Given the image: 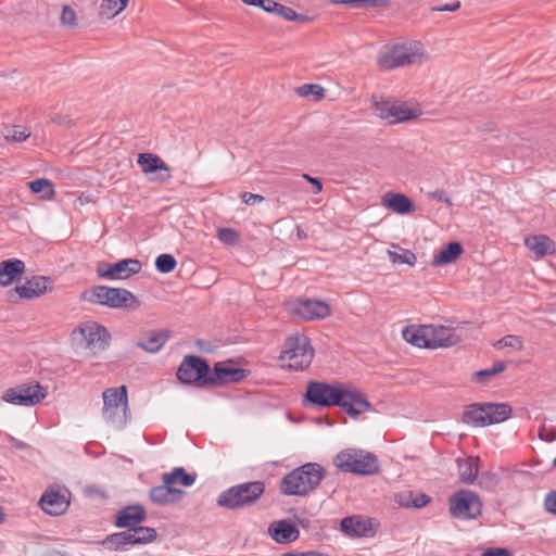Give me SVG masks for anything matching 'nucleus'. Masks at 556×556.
Listing matches in <instances>:
<instances>
[{
  "label": "nucleus",
  "mask_w": 556,
  "mask_h": 556,
  "mask_svg": "<svg viewBox=\"0 0 556 556\" xmlns=\"http://www.w3.org/2000/svg\"><path fill=\"white\" fill-rule=\"evenodd\" d=\"M333 464L342 472L358 476H372L380 470L378 457L374 453L361 448L340 451L336 455Z\"/></svg>",
  "instance_id": "7ed1b4c3"
},
{
  "label": "nucleus",
  "mask_w": 556,
  "mask_h": 556,
  "mask_svg": "<svg viewBox=\"0 0 556 556\" xmlns=\"http://www.w3.org/2000/svg\"><path fill=\"white\" fill-rule=\"evenodd\" d=\"M101 544L110 551H127L132 545L130 531H122L108 535Z\"/></svg>",
  "instance_id": "c9c22d12"
},
{
  "label": "nucleus",
  "mask_w": 556,
  "mask_h": 556,
  "mask_svg": "<svg viewBox=\"0 0 556 556\" xmlns=\"http://www.w3.org/2000/svg\"><path fill=\"white\" fill-rule=\"evenodd\" d=\"M341 395L334 406L340 407L349 417L356 419L361 414L370 410L371 404L356 387L343 383Z\"/></svg>",
  "instance_id": "f8f14e48"
},
{
  "label": "nucleus",
  "mask_w": 556,
  "mask_h": 556,
  "mask_svg": "<svg viewBox=\"0 0 556 556\" xmlns=\"http://www.w3.org/2000/svg\"><path fill=\"white\" fill-rule=\"evenodd\" d=\"M314 552H304V553H298V552H289L286 553L283 556H313Z\"/></svg>",
  "instance_id": "0e129e2a"
},
{
  "label": "nucleus",
  "mask_w": 556,
  "mask_h": 556,
  "mask_svg": "<svg viewBox=\"0 0 556 556\" xmlns=\"http://www.w3.org/2000/svg\"><path fill=\"white\" fill-rule=\"evenodd\" d=\"M247 372L243 368L230 367L218 362L214 365L213 370L211 369L207 381L210 386L240 382L247 377Z\"/></svg>",
  "instance_id": "6ab92c4d"
},
{
  "label": "nucleus",
  "mask_w": 556,
  "mask_h": 556,
  "mask_svg": "<svg viewBox=\"0 0 556 556\" xmlns=\"http://www.w3.org/2000/svg\"><path fill=\"white\" fill-rule=\"evenodd\" d=\"M141 269L140 261L136 258H125L113 264H99L97 274L100 278L116 280L127 279Z\"/></svg>",
  "instance_id": "4468645a"
},
{
  "label": "nucleus",
  "mask_w": 556,
  "mask_h": 556,
  "mask_svg": "<svg viewBox=\"0 0 556 556\" xmlns=\"http://www.w3.org/2000/svg\"><path fill=\"white\" fill-rule=\"evenodd\" d=\"M195 479V473H188L182 467H176L170 472L162 475V482L172 485L179 483L184 486H191Z\"/></svg>",
  "instance_id": "f704fd0d"
},
{
  "label": "nucleus",
  "mask_w": 556,
  "mask_h": 556,
  "mask_svg": "<svg viewBox=\"0 0 556 556\" xmlns=\"http://www.w3.org/2000/svg\"><path fill=\"white\" fill-rule=\"evenodd\" d=\"M61 22L65 26H76V12L68 5H65L61 13Z\"/></svg>",
  "instance_id": "49530a36"
},
{
  "label": "nucleus",
  "mask_w": 556,
  "mask_h": 556,
  "mask_svg": "<svg viewBox=\"0 0 556 556\" xmlns=\"http://www.w3.org/2000/svg\"><path fill=\"white\" fill-rule=\"evenodd\" d=\"M389 109L390 110L388 111L387 119H390V123H392V124L409 121L412 118L417 117L421 113L420 110L417 108L410 109L406 104L397 103V102H393V101L391 102V105Z\"/></svg>",
  "instance_id": "7c9ffc66"
},
{
  "label": "nucleus",
  "mask_w": 556,
  "mask_h": 556,
  "mask_svg": "<svg viewBox=\"0 0 556 556\" xmlns=\"http://www.w3.org/2000/svg\"><path fill=\"white\" fill-rule=\"evenodd\" d=\"M324 477L325 469L321 465L306 463L281 479L279 491L283 495L306 496L319 485Z\"/></svg>",
  "instance_id": "f257e3e1"
},
{
  "label": "nucleus",
  "mask_w": 556,
  "mask_h": 556,
  "mask_svg": "<svg viewBox=\"0 0 556 556\" xmlns=\"http://www.w3.org/2000/svg\"><path fill=\"white\" fill-rule=\"evenodd\" d=\"M389 256L393 263L407 264L409 266L415 265V263L417 261L416 255L409 250H404L403 253H401V254L396 253V252L389 251Z\"/></svg>",
  "instance_id": "37998d69"
},
{
  "label": "nucleus",
  "mask_w": 556,
  "mask_h": 556,
  "mask_svg": "<svg viewBox=\"0 0 556 556\" xmlns=\"http://www.w3.org/2000/svg\"><path fill=\"white\" fill-rule=\"evenodd\" d=\"M392 101L380 99L374 102L375 113L378 117L387 119L388 111Z\"/></svg>",
  "instance_id": "de8ad7c7"
},
{
  "label": "nucleus",
  "mask_w": 556,
  "mask_h": 556,
  "mask_svg": "<svg viewBox=\"0 0 556 556\" xmlns=\"http://www.w3.org/2000/svg\"><path fill=\"white\" fill-rule=\"evenodd\" d=\"M47 395V391L38 382L22 383L8 389L2 399L11 404L22 406H34Z\"/></svg>",
  "instance_id": "ddd939ff"
},
{
  "label": "nucleus",
  "mask_w": 556,
  "mask_h": 556,
  "mask_svg": "<svg viewBox=\"0 0 556 556\" xmlns=\"http://www.w3.org/2000/svg\"><path fill=\"white\" fill-rule=\"evenodd\" d=\"M50 280L43 276H34L30 279H27L24 285L16 286L14 291L22 299H35L43 294L49 285Z\"/></svg>",
  "instance_id": "b1692460"
},
{
  "label": "nucleus",
  "mask_w": 556,
  "mask_h": 556,
  "mask_svg": "<svg viewBox=\"0 0 556 556\" xmlns=\"http://www.w3.org/2000/svg\"><path fill=\"white\" fill-rule=\"evenodd\" d=\"M464 249L457 241L448 242L431 261L433 267L452 264L463 254Z\"/></svg>",
  "instance_id": "c756f323"
},
{
  "label": "nucleus",
  "mask_w": 556,
  "mask_h": 556,
  "mask_svg": "<svg viewBox=\"0 0 556 556\" xmlns=\"http://www.w3.org/2000/svg\"><path fill=\"white\" fill-rule=\"evenodd\" d=\"M479 458L467 457L457 459L458 477L460 482L471 484L478 475Z\"/></svg>",
  "instance_id": "2f4dec72"
},
{
  "label": "nucleus",
  "mask_w": 556,
  "mask_h": 556,
  "mask_svg": "<svg viewBox=\"0 0 556 556\" xmlns=\"http://www.w3.org/2000/svg\"><path fill=\"white\" fill-rule=\"evenodd\" d=\"M525 245L534 253L535 260L556 252L555 242L546 235H534L525 239Z\"/></svg>",
  "instance_id": "cd10ccee"
},
{
  "label": "nucleus",
  "mask_w": 556,
  "mask_h": 556,
  "mask_svg": "<svg viewBox=\"0 0 556 556\" xmlns=\"http://www.w3.org/2000/svg\"><path fill=\"white\" fill-rule=\"evenodd\" d=\"M544 508L547 513L556 515V489L545 495Z\"/></svg>",
  "instance_id": "09e8293b"
},
{
  "label": "nucleus",
  "mask_w": 556,
  "mask_h": 556,
  "mask_svg": "<svg viewBox=\"0 0 556 556\" xmlns=\"http://www.w3.org/2000/svg\"><path fill=\"white\" fill-rule=\"evenodd\" d=\"M39 505L45 513L59 516L67 509L70 503L64 494L59 491H50L41 496Z\"/></svg>",
  "instance_id": "393cba45"
},
{
  "label": "nucleus",
  "mask_w": 556,
  "mask_h": 556,
  "mask_svg": "<svg viewBox=\"0 0 556 556\" xmlns=\"http://www.w3.org/2000/svg\"><path fill=\"white\" fill-rule=\"evenodd\" d=\"M421 47L417 43L394 46L389 52L381 55L379 63L382 68L391 70L420 63Z\"/></svg>",
  "instance_id": "9d476101"
},
{
  "label": "nucleus",
  "mask_w": 556,
  "mask_h": 556,
  "mask_svg": "<svg viewBox=\"0 0 556 556\" xmlns=\"http://www.w3.org/2000/svg\"><path fill=\"white\" fill-rule=\"evenodd\" d=\"M314 357V350L307 337L296 334L286 340L280 358L288 361V368L303 370L309 366Z\"/></svg>",
  "instance_id": "0eeeda50"
},
{
  "label": "nucleus",
  "mask_w": 556,
  "mask_h": 556,
  "mask_svg": "<svg viewBox=\"0 0 556 556\" xmlns=\"http://www.w3.org/2000/svg\"><path fill=\"white\" fill-rule=\"evenodd\" d=\"M413 492H401L395 495V502L402 507H412Z\"/></svg>",
  "instance_id": "603ef678"
},
{
  "label": "nucleus",
  "mask_w": 556,
  "mask_h": 556,
  "mask_svg": "<svg viewBox=\"0 0 556 556\" xmlns=\"http://www.w3.org/2000/svg\"><path fill=\"white\" fill-rule=\"evenodd\" d=\"M147 519L146 508L141 505H129L122 508L116 516L117 528L134 529Z\"/></svg>",
  "instance_id": "4be33fe9"
},
{
  "label": "nucleus",
  "mask_w": 556,
  "mask_h": 556,
  "mask_svg": "<svg viewBox=\"0 0 556 556\" xmlns=\"http://www.w3.org/2000/svg\"><path fill=\"white\" fill-rule=\"evenodd\" d=\"M342 382L308 381L303 404L306 407L326 408L334 406L341 395Z\"/></svg>",
  "instance_id": "6e6552de"
},
{
  "label": "nucleus",
  "mask_w": 556,
  "mask_h": 556,
  "mask_svg": "<svg viewBox=\"0 0 556 556\" xmlns=\"http://www.w3.org/2000/svg\"><path fill=\"white\" fill-rule=\"evenodd\" d=\"M266 485L261 480L247 481L224 490L217 497L216 504L229 510L251 508L264 495Z\"/></svg>",
  "instance_id": "f03ea898"
},
{
  "label": "nucleus",
  "mask_w": 556,
  "mask_h": 556,
  "mask_svg": "<svg viewBox=\"0 0 556 556\" xmlns=\"http://www.w3.org/2000/svg\"><path fill=\"white\" fill-rule=\"evenodd\" d=\"M28 187L33 193L40 194L43 200H51L55 193L53 184L46 178L31 180Z\"/></svg>",
  "instance_id": "4c0bfd02"
},
{
  "label": "nucleus",
  "mask_w": 556,
  "mask_h": 556,
  "mask_svg": "<svg viewBox=\"0 0 556 556\" xmlns=\"http://www.w3.org/2000/svg\"><path fill=\"white\" fill-rule=\"evenodd\" d=\"M177 266L176 258L168 253L159 255L155 260V268L162 274L172 273Z\"/></svg>",
  "instance_id": "a19ab883"
},
{
  "label": "nucleus",
  "mask_w": 556,
  "mask_h": 556,
  "mask_svg": "<svg viewBox=\"0 0 556 556\" xmlns=\"http://www.w3.org/2000/svg\"><path fill=\"white\" fill-rule=\"evenodd\" d=\"M496 348H513L514 350H520L522 349V340L518 336H505L502 339H500L495 344Z\"/></svg>",
  "instance_id": "a18cd8bd"
},
{
  "label": "nucleus",
  "mask_w": 556,
  "mask_h": 556,
  "mask_svg": "<svg viewBox=\"0 0 556 556\" xmlns=\"http://www.w3.org/2000/svg\"><path fill=\"white\" fill-rule=\"evenodd\" d=\"M481 556H511V553L506 548L496 547L485 549Z\"/></svg>",
  "instance_id": "6e6d98bb"
},
{
  "label": "nucleus",
  "mask_w": 556,
  "mask_h": 556,
  "mask_svg": "<svg viewBox=\"0 0 556 556\" xmlns=\"http://www.w3.org/2000/svg\"><path fill=\"white\" fill-rule=\"evenodd\" d=\"M102 417L114 429H123L128 421V397L125 386L103 391Z\"/></svg>",
  "instance_id": "39448f33"
},
{
  "label": "nucleus",
  "mask_w": 556,
  "mask_h": 556,
  "mask_svg": "<svg viewBox=\"0 0 556 556\" xmlns=\"http://www.w3.org/2000/svg\"><path fill=\"white\" fill-rule=\"evenodd\" d=\"M476 380L481 383H485L488 381V378L493 377V372L491 368L479 370L475 374Z\"/></svg>",
  "instance_id": "bf43d9fd"
},
{
  "label": "nucleus",
  "mask_w": 556,
  "mask_h": 556,
  "mask_svg": "<svg viewBox=\"0 0 556 556\" xmlns=\"http://www.w3.org/2000/svg\"><path fill=\"white\" fill-rule=\"evenodd\" d=\"M341 531L350 538H370L375 535L371 519L363 516H349L341 520Z\"/></svg>",
  "instance_id": "a211bd4d"
},
{
  "label": "nucleus",
  "mask_w": 556,
  "mask_h": 556,
  "mask_svg": "<svg viewBox=\"0 0 556 556\" xmlns=\"http://www.w3.org/2000/svg\"><path fill=\"white\" fill-rule=\"evenodd\" d=\"M313 556H328V555H325V554H321V553H318V552H314Z\"/></svg>",
  "instance_id": "774afa93"
},
{
  "label": "nucleus",
  "mask_w": 556,
  "mask_h": 556,
  "mask_svg": "<svg viewBox=\"0 0 556 556\" xmlns=\"http://www.w3.org/2000/svg\"><path fill=\"white\" fill-rule=\"evenodd\" d=\"M3 520H4V514H3L2 508L0 507V522H2Z\"/></svg>",
  "instance_id": "338daca9"
},
{
  "label": "nucleus",
  "mask_w": 556,
  "mask_h": 556,
  "mask_svg": "<svg viewBox=\"0 0 556 556\" xmlns=\"http://www.w3.org/2000/svg\"><path fill=\"white\" fill-rule=\"evenodd\" d=\"M25 271V263L18 258H9L0 263V286L8 287L20 279Z\"/></svg>",
  "instance_id": "bb28decb"
},
{
  "label": "nucleus",
  "mask_w": 556,
  "mask_h": 556,
  "mask_svg": "<svg viewBox=\"0 0 556 556\" xmlns=\"http://www.w3.org/2000/svg\"><path fill=\"white\" fill-rule=\"evenodd\" d=\"M211 367L207 362L195 355H186L176 372L177 379L186 384L210 386Z\"/></svg>",
  "instance_id": "1a4fd4ad"
},
{
  "label": "nucleus",
  "mask_w": 556,
  "mask_h": 556,
  "mask_svg": "<svg viewBox=\"0 0 556 556\" xmlns=\"http://www.w3.org/2000/svg\"><path fill=\"white\" fill-rule=\"evenodd\" d=\"M430 502V497L425 494V493H420V494H414L413 493V501H412V507L414 508H421L424 506H426L428 503Z\"/></svg>",
  "instance_id": "864d4df0"
},
{
  "label": "nucleus",
  "mask_w": 556,
  "mask_h": 556,
  "mask_svg": "<svg viewBox=\"0 0 556 556\" xmlns=\"http://www.w3.org/2000/svg\"><path fill=\"white\" fill-rule=\"evenodd\" d=\"M268 534L278 544H290L299 539L300 531L291 520L282 519L269 525Z\"/></svg>",
  "instance_id": "412c9836"
},
{
  "label": "nucleus",
  "mask_w": 556,
  "mask_h": 556,
  "mask_svg": "<svg viewBox=\"0 0 556 556\" xmlns=\"http://www.w3.org/2000/svg\"><path fill=\"white\" fill-rule=\"evenodd\" d=\"M303 178L313 185V187H314L313 193L314 194H318L319 192H321L323 184L318 178L312 177L307 174H303Z\"/></svg>",
  "instance_id": "13d9d810"
},
{
  "label": "nucleus",
  "mask_w": 556,
  "mask_h": 556,
  "mask_svg": "<svg viewBox=\"0 0 556 556\" xmlns=\"http://www.w3.org/2000/svg\"><path fill=\"white\" fill-rule=\"evenodd\" d=\"M127 531H130L132 545L151 543L156 538V531L151 527H142L138 525L134 529H128Z\"/></svg>",
  "instance_id": "e433bc0d"
},
{
  "label": "nucleus",
  "mask_w": 556,
  "mask_h": 556,
  "mask_svg": "<svg viewBox=\"0 0 556 556\" xmlns=\"http://www.w3.org/2000/svg\"><path fill=\"white\" fill-rule=\"evenodd\" d=\"M380 0H342V3H349L353 8H375Z\"/></svg>",
  "instance_id": "8fccbe9b"
},
{
  "label": "nucleus",
  "mask_w": 556,
  "mask_h": 556,
  "mask_svg": "<svg viewBox=\"0 0 556 556\" xmlns=\"http://www.w3.org/2000/svg\"><path fill=\"white\" fill-rule=\"evenodd\" d=\"M137 163L144 174H155L154 180L163 182L170 178L169 167L156 154L140 153Z\"/></svg>",
  "instance_id": "f3484780"
},
{
  "label": "nucleus",
  "mask_w": 556,
  "mask_h": 556,
  "mask_svg": "<svg viewBox=\"0 0 556 556\" xmlns=\"http://www.w3.org/2000/svg\"><path fill=\"white\" fill-rule=\"evenodd\" d=\"M505 368H506L505 363H504V362L498 361V362H495V363L492 365L491 370H492L493 375L495 376V375L501 374L502 371H504V370H505Z\"/></svg>",
  "instance_id": "680f3d73"
},
{
  "label": "nucleus",
  "mask_w": 556,
  "mask_h": 556,
  "mask_svg": "<svg viewBox=\"0 0 556 556\" xmlns=\"http://www.w3.org/2000/svg\"><path fill=\"white\" fill-rule=\"evenodd\" d=\"M382 204L397 214H407L415 211L414 202L403 193L387 192L382 197Z\"/></svg>",
  "instance_id": "c85d7f7f"
},
{
  "label": "nucleus",
  "mask_w": 556,
  "mask_h": 556,
  "mask_svg": "<svg viewBox=\"0 0 556 556\" xmlns=\"http://www.w3.org/2000/svg\"><path fill=\"white\" fill-rule=\"evenodd\" d=\"M431 198L438 202H443L447 205H452L451 198L448 197V193L444 190H435L430 193Z\"/></svg>",
  "instance_id": "5fc2aeb1"
},
{
  "label": "nucleus",
  "mask_w": 556,
  "mask_h": 556,
  "mask_svg": "<svg viewBox=\"0 0 556 556\" xmlns=\"http://www.w3.org/2000/svg\"><path fill=\"white\" fill-rule=\"evenodd\" d=\"M403 338L406 342L417 346L428 349L429 334L426 333V325L415 327L408 326L403 329Z\"/></svg>",
  "instance_id": "72a5a7b5"
},
{
  "label": "nucleus",
  "mask_w": 556,
  "mask_h": 556,
  "mask_svg": "<svg viewBox=\"0 0 556 556\" xmlns=\"http://www.w3.org/2000/svg\"><path fill=\"white\" fill-rule=\"evenodd\" d=\"M81 299L110 308L135 309L139 306L136 296L124 288H111L106 286H93L84 290Z\"/></svg>",
  "instance_id": "20e7f679"
},
{
  "label": "nucleus",
  "mask_w": 556,
  "mask_h": 556,
  "mask_svg": "<svg viewBox=\"0 0 556 556\" xmlns=\"http://www.w3.org/2000/svg\"><path fill=\"white\" fill-rule=\"evenodd\" d=\"M79 332L86 341V346L89 349L104 350L110 341V333L106 328L97 323L87 324L74 330V333Z\"/></svg>",
  "instance_id": "dca6fc26"
},
{
  "label": "nucleus",
  "mask_w": 556,
  "mask_h": 556,
  "mask_svg": "<svg viewBox=\"0 0 556 556\" xmlns=\"http://www.w3.org/2000/svg\"><path fill=\"white\" fill-rule=\"evenodd\" d=\"M296 93L300 97H312L314 100H320L325 96V89L317 84H304L296 88Z\"/></svg>",
  "instance_id": "ea45409f"
},
{
  "label": "nucleus",
  "mask_w": 556,
  "mask_h": 556,
  "mask_svg": "<svg viewBox=\"0 0 556 556\" xmlns=\"http://www.w3.org/2000/svg\"><path fill=\"white\" fill-rule=\"evenodd\" d=\"M4 547H5L4 542L0 541V554L3 552Z\"/></svg>",
  "instance_id": "69168bd1"
},
{
  "label": "nucleus",
  "mask_w": 556,
  "mask_h": 556,
  "mask_svg": "<svg viewBox=\"0 0 556 556\" xmlns=\"http://www.w3.org/2000/svg\"><path fill=\"white\" fill-rule=\"evenodd\" d=\"M460 8L459 1H454L452 3H446L443 5L434 7L432 10L438 12H454L457 11Z\"/></svg>",
  "instance_id": "4d7b16f0"
},
{
  "label": "nucleus",
  "mask_w": 556,
  "mask_h": 556,
  "mask_svg": "<svg viewBox=\"0 0 556 556\" xmlns=\"http://www.w3.org/2000/svg\"><path fill=\"white\" fill-rule=\"evenodd\" d=\"M426 333L429 334L428 349L450 348L460 340L454 330L443 326L426 325Z\"/></svg>",
  "instance_id": "aec40b11"
},
{
  "label": "nucleus",
  "mask_w": 556,
  "mask_h": 556,
  "mask_svg": "<svg viewBox=\"0 0 556 556\" xmlns=\"http://www.w3.org/2000/svg\"><path fill=\"white\" fill-rule=\"evenodd\" d=\"M129 0H102L99 14L106 18L118 15L128 4Z\"/></svg>",
  "instance_id": "58836bf2"
},
{
  "label": "nucleus",
  "mask_w": 556,
  "mask_h": 556,
  "mask_svg": "<svg viewBox=\"0 0 556 556\" xmlns=\"http://www.w3.org/2000/svg\"><path fill=\"white\" fill-rule=\"evenodd\" d=\"M217 238L225 244L236 245L239 240V233L232 228H219L217 231Z\"/></svg>",
  "instance_id": "c03bdc74"
},
{
  "label": "nucleus",
  "mask_w": 556,
  "mask_h": 556,
  "mask_svg": "<svg viewBox=\"0 0 556 556\" xmlns=\"http://www.w3.org/2000/svg\"><path fill=\"white\" fill-rule=\"evenodd\" d=\"M10 441L12 442V446L16 450H25L28 448L29 445L23 441L16 440L14 438H10Z\"/></svg>",
  "instance_id": "e2e57ef3"
},
{
  "label": "nucleus",
  "mask_w": 556,
  "mask_h": 556,
  "mask_svg": "<svg viewBox=\"0 0 556 556\" xmlns=\"http://www.w3.org/2000/svg\"><path fill=\"white\" fill-rule=\"evenodd\" d=\"M185 491L174 488L172 484L163 482L161 485L153 486L149 491V497L156 505L174 504L182 497Z\"/></svg>",
  "instance_id": "5701e85b"
},
{
  "label": "nucleus",
  "mask_w": 556,
  "mask_h": 556,
  "mask_svg": "<svg viewBox=\"0 0 556 556\" xmlns=\"http://www.w3.org/2000/svg\"><path fill=\"white\" fill-rule=\"evenodd\" d=\"M264 11L277 14L286 21H299L301 23L308 21V16L298 14L292 8L282 5L274 0H266Z\"/></svg>",
  "instance_id": "473e14b6"
},
{
  "label": "nucleus",
  "mask_w": 556,
  "mask_h": 556,
  "mask_svg": "<svg viewBox=\"0 0 556 556\" xmlns=\"http://www.w3.org/2000/svg\"><path fill=\"white\" fill-rule=\"evenodd\" d=\"M169 338V330H151L143 334L136 345L148 353L154 354L165 345Z\"/></svg>",
  "instance_id": "a878e982"
},
{
  "label": "nucleus",
  "mask_w": 556,
  "mask_h": 556,
  "mask_svg": "<svg viewBox=\"0 0 556 556\" xmlns=\"http://www.w3.org/2000/svg\"><path fill=\"white\" fill-rule=\"evenodd\" d=\"M30 136V131L21 126H13L4 129L3 137L7 141L23 142Z\"/></svg>",
  "instance_id": "79ce46f5"
},
{
  "label": "nucleus",
  "mask_w": 556,
  "mask_h": 556,
  "mask_svg": "<svg viewBox=\"0 0 556 556\" xmlns=\"http://www.w3.org/2000/svg\"><path fill=\"white\" fill-rule=\"evenodd\" d=\"M450 513L457 519H475L481 514L482 504L478 494L470 490L457 491L450 497Z\"/></svg>",
  "instance_id": "9b49d317"
},
{
  "label": "nucleus",
  "mask_w": 556,
  "mask_h": 556,
  "mask_svg": "<svg viewBox=\"0 0 556 556\" xmlns=\"http://www.w3.org/2000/svg\"><path fill=\"white\" fill-rule=\"evenodd\" d=\"M511 407L506 403H476L463 413V421L475 427L503 422L509 418Z\"/></svg>",
  "instance_id": "423d86ee"
},
{
  "label": "nucleus",
  "mask_w": 556,
  "mask_h": 556,
  "mask_svg": "<svg viewBox=\"0 0 556 556\" xmlns=\"http://www.w3.org/2000/svg\"><path fill=\"white\" fill-rule=\"evenodd\" d=\"M240 1L247 5L261 8L263 10H264L265 3H266V0H240Z\"/></svg>",
  "instance_id": "052dcab7"
},
{
  "label": "nucleus",
  "mask_w": 556,
  "mask_h": 556,
  "mask_svg": "<svg viewBox=\"0 0 556 556\" xmlns=\"http://www.w3.org/2000/svg\"><path fill=\"white\" fill-rule=\"evenodd\" d=\"M240 198H241L242 202H244L248 205L262 203L265 200V198L262 194L251 193V192H242L240 194Z\"/></svg>",
  "instance_id": "3c124183"
},
{
  "label": "nucleus",
  "mask_w": 556,
  "mask_h": 556,
  "mask_svg": "<svg viewBox=\"0 0 556 556\" xmlns=\"http://www.w3.org/2000/svg\"><path fill=\"white\" fill-rule=\"evenodd\" d=\"M292 313L303 319H323L330 315V307L320 300L299 299L292 307Z\"/></svg>",
  "instance_id": "2eb2a0df"
}]
</instances>
